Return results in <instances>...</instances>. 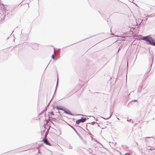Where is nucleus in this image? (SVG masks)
<instances>
[{
  "instance_id": "a878e982",
  "label": "nucleus",
  "mask_w": 155,
  "mask_h": 155,
  "mask_svg": "<svg viewBox=\"0 0 155 155\" xmlns=\"http://www.w3.org/2000/svg\"><path fill=\"white\" fill-rule=\"evenodd\" d=\"M125 154L127 155H130V154L129 153H126Z\"/></svg>"
},
{
  "instance_id": "37998d69",
  "label": "nucleus",
  "mask_w": 155,
  "mask_h": 155,
  "mask_svg": "<svg viewBox=\"0 0 155 155\" xmlns=\"http://www.w3.org/2000/svg\"><path fill=\"white\" fill-rule=\"evenodd\" d=\"M54 94L53 96H54Z\"/></svg>"
},
{
  "instance_id": "bb28decb",
  "label": "nucleus",
  "mask_w": 155,
  "mask_h": 155,
  "mask_svg": "<svg viewBox=\"0 0 155 155\" xmlns=\"http://www.w3.org/2000/svg\"><path fill=\"white\" fill-rule=\"evenodd\" d=\"M151 17V16H150V15H147L146 16V17Z\"/></svg>"
},
{
  "instance_id": "6ab92c4d",
  "label": "nucleus",
  "mask_w": 155,
  "mask_h": 155,
  "mask_svg": "<svg viewBox=\"0 0 155 155\" xmlns=\"http://www.w3.org/2000/svg\"><path fill=\"white\" fill-rule=\"evenodd\" d=\"M77 135L79 136V137H80L81 138V136H80V135L79 134L78 132V134H77Z\"/></svg>"
},
{
  "instance_id": "a18cd8bd",
  "label": "nucleus",
  "mask_w": 155,
  "mask_h": 155,
  "mask_svg": "<svg viewBox=\"0 0 155 155\" xmlns=\"http://www.w3.org/2000/svg\"><path fill=\"white\" fill-rule=\"evenodd\" d=\"M54 94L53 96H54Z\"/></svg>"
},
{
  "instance_id": "49530a36",
  "label": "nucleus",
  "mask_w": 155,
  "mask_h": 155,
  "mask_svg": "<svg viewBox=\"0 0 155 155\" xmlns=\"http://www.w3.org/2000/svg\"><path fill=\"white\" fill-rule=\"evenodd\" d=\"M90 134V135H91V134Z\"/></svg>"
},
{
  "instance_id": "6e6552de",
  "label": "nucleus",
  "mask_w": 155,
  "mask_h": 155,
  "mask_svg": "<svg viewBox=\"0 0 155 155\" xmlns=\"http://www.w3.org/2000/svg\"><path fill=\"white\" fill-rule=\"evenodd\" d=\"M56 108L58 110H64V109H63V107L61 106H57Z\"/></svg>"
},
{
  "instance_id": "393cba45",
  "label": "nucleus",
  "mask_w": 155,
  "mask_h": 155,
  "mask_svg": "<svg viewBox=\"0 0 155 155\" xmlns=\"http://www.w3.org/2000/svg\"><path fill=\"white\" fill-rule=\"evenodd\" d=\"M137 101V100H133L132 101Z\"/></svg>"
},
{
  "instance_id": "72a5a7b5",
  "label": "nucleus",
  "mask_w": 155,
  "mask_h": 155,
  "mask_svg": "<svg viewBox=\"0 0 155 155\" xmlns=\"http://www.w3.org/2000/svg\"><path fill=\"white\" fill-rule=\"evenodd\" d=\"M120 49V48H119V49H118V50L117 51V52L118 53L119 51V50Z\"/></svg>"
},
{
  "instance_id": "9d476101",
  "label": "nucleus",
  "mask_w": 155,
  "mask_h": 155,
  "mask_svg": "<svg viewBox=\"0 0 155 155\" xmlns=\"http://www.w3.org/2000/svg\"><path fill=\"white\" fill-rule=\"evenodd\" d=\"M4 5L3 6H1V8L0 10L2 11V12H3L4 11H5V8H4Z\"/></svg>"
},
{
  "instance_id": "9b49d317",
  "label": "nucleus",
  "mask_w": 155,
  "mask_h": 155,
  "mask_svg": "<svg viewBox=\"0 0 155 155\" xmlns=\"http://www.w3.org/2000/svg\"><path fill=\"white\" fill-rule=\"evenodd\" d=\"M68 125L70 127H71L74 130H75V128L73 126H72V125H70V124H68Z\"/></svg>"
},
{
  "instance_id": "a211bd4d",
  "label": "nucleus",
  "mask_w": 155,
  "mask_h": 155,
  "mask_svg": "<svg viewBox=\"0 0 155 155\" xmlns=\"http://www.w3.org/2000/svg\"><path fill=\"white\" fill-rule=\"evenodd\" d=\"M51 115H54V112H51L50 113Z\"/></svg>"
},
{
  "instance_id": "f03ea898",
  "label": "nucleus",
  "mask_w": 155,
  "mask_h": 155,
  "mask_svg": "<svg viewBox=\"0 0 155 155\" xmlns=\"http://www.w3.org/2000/svg\"><path fill=\"white\" fill-rule=\"evenodd\" d=\"M29 46L31 47L32 49L35 50H37L39 48L38 45L35 43H30L29 44Z\"/></svg>"
},
{
  "instance_id": "423d86ee",
  "label": "nucleus",
  "mask_w": 155,
  "mask_h": 155,
  "mask_svg": "<svg viewBox=\"0 0 155 155\" xmlns=\"http://www.w3.org/2000/svg\"><path fill=\"white\" fill-rule=\"evenodd\" d=\"M43 141L47 145H48L49 146H51V144L48 142V140L47 139V138L43 139Z\"/></svg>"
},
{
  "instance_id": "7ed1b4c3",
  "label": "nucleus",
  "mask_w": 155,
  "mask_h": 155,
  "mask_svg": "<svg viewBox=\"0 0 155 155\" xmlns=\"http://www.w3.org/2000/svg\"><path fill=\"white\" fill-rule=\"evenodd\" d=\"M152 64V63L150 65V68L149 67V68L148 69V70L145 73V74H144V78L143 80H145L149 76V74L148 73L150 72L151 69V66Z\"/></svg>"
},
{
  "instance_id": "f704fd0d",
  "label": "nucleus",
  "mask_w": 155,
  "mask_h": 155,
  "mask_svg": "<svg viewBox=\"0 0 155 155\" xmlns=\"http://www.w3.org/2000/svg\"><path fill=\"white\" fill-rule=\"evenodd\" d=\"M61 131H60V135H61Z\"/></svg>"
},
{
  "instance_id": "e433bc0d",
  "label": "nucleus",
  "mask_w": 155,
  "mask_h": 155,
  "mask_svg": "<svg viewBox=\"0 0 155 155\" xmlns=\"http://www.w3.org/2000/svg\"><path fill=\"white\" fill-rule=\"evenodd\" d=\"M52 119H54V120H56V119L55 118H52Z\"/></svg>"
},
{
  "instance_id": "ea45409f",
  "label": "nucleus",
  "mask_w": 155,
  "mask_h": 155,
  "mask_svg": "<svg viewBox=\"0 0 155 155\" xmlns=\"http://www.w3.org/2000/svg\"><path fill=\"white\" fill-rule=\"evenodd\" d=\"M127 68H128V63L127 64Z\"/></svg>"
},
{
  "instance_id": "c756f323",
  "label": "nucleus",
  "mask_w": 155,
  "mask_h": 155,
  "mask_svg": "<svg viewBox=\"0 0 155 155\" xmlns=\"http://www.w3.org/2000/svg\"><path fill=\"white\" fill-rule=\"evenodd\" d=\"M147 19H148V18H146V19L144 20V21H146L147 20Z\"/></svg>"
},
{
  "instance_id": "b1692460",
  "label": "nucleus",
  "mask_w": 155,
  "mask_h": 155,
  "mask_svg": "<svg viewBox=\"0 0 155 155\" xmlns=\"http://www.w3.org/2000/svg\"><path fill=\"white\" fill-rule=\"evenodd\" d=\"M47 110V107H46L45 109H44V111H46Z\"/></svg>"
},
{
  "instance_id": "39448f33",
  "label": "nucleus",
  "mask_w": 155,
  "mask_h": 155,
  "mask_svg": "<svg viewBox=\"0 0 155 155\" xmlns=\"http://www.w3.org/2000/svg\"><path fill=\"white\" fill-rule=\"evenodd\" d=\"M73 93H72V91L69 92L64 97L62 98V99L64 100L69 97L72 96L73 95Z\"/></svg>"
},
{
  "instance_id": "a19ab883",
  "label": "nucleus",
  "mask_w": 155,
  "mask_h": 155,
  "mask_svg": "<svg viewBox=\"0 0 155 155\" xmlns=\"http://www.w3.org/2000/svg\"><path fill=\"white\" fill-rule=\"evenodd\" d=\"M117 118V119H118V120L119 119L118 118Z\"/></svg>"
},
{
  "instance_id": "c85d7f7f",
  "label": "nucleus",
  "mask_w": 155,
  "mask_h": 155,
  "mask_svg": "<svg viewBox=\"0 0 155 155\" xmlns=\"http://www.w3.org/2000/svg\"><path fill=\"white\" fill-rule=\"evenodd\" d=\"M48 120H50V117H49V119H48ZM46 120L47 121V122H48V120Z\"/></svg>"
},
{
  "instance_id": "f257e3e1",
  "label": "nucleus",
  "mask_w": 155,
  "mask_h": 155,
  "mask_svg": "<svg viewBox=\"0 0 155 155\" xmlns=\"http://www.w3.org/2000/svg\"><path fill=\"white\" fill-rule=\"evenodd\" d=\"M142 40L146 41L148 45L155 46V39L149 35L143 37Z\"/></svg>"
},
{
  "instance_id": "0eeeda50",
  "label": "nucleus",
  "mask_w": 155,
  "mask_h": 155,
  "mask_svg": "<svg viewBox=\"0 0 155 155\" xmlns=\"http://www.w3.org/2000/svg\"><path fill=\"white\" fill-rule=\"evenodd\" d=\"M64 112L67 114H68L69 115H73V114L70 112V111L67 109L66 108H65L64 109V110H63Z\"/></svg>"
},
{
  "instance_id": "4468645a",
  "label": "nucleus",
  "mask_w": 155,
  "mask_h": 155,
  "mask_svg": "<svg viewBox=\"0 0 155 155\" xmlns=\"http://www.w3.org/2000/svg\"><path fill=\"white\" fill-rule=\"evenodd\" d=\"M95 123H96L95 122V121H93V122H91V123H89L88 124H91L92 125H94Z\"/></svg>"
},
{
  "instance_id": "412c9836",
  "label": "nucleus",
  "mask_w": 155,
  "mask_h": 155,
  "mask_svg": "<svg viewBox=\"0 0 155 155\" xmlns=\"http://www.w3.org/2000/svg\"><path fill=\"white\" fill-rule=\"evenodd\" d=\"M153 138V137H145V138Z\"/></svg>"
},
{
  "instance_id": "dca6fc26",
  "label": "nucleus",
  "mask_w": 155,
  "mask_h": 155,
  "mask_svg": "<svg viewBox=\"0 0 155 155\" xmlns=\"http://www.w3.org/2000/svg\"><path fill=\"white\" fill-rule=\"evenodd\" d=\"M51 58L54 60L55 59V57H54V54H53L52 55V56H51Z\"/></svg>"
},
{
  "instance_id": "2eb2a0df",
  "label": "nucleus",
  "mask_w": 155,
  "mask_h": 155,
  "mask_svg": "<svg viewBox=\"0 0 155 155\" xmlns=\"http://www.w3.org/2000/svg\"><path fill=\"white\" fill-rule=\"evenodd\" d=\"M111 115H112L111 114L110 115V116L109 117L106 118H104V117H103V118L104 119L107 120V119H108L109 118L111 117ZM102 117L103 118V117Z\"/></svg>"
},
{
  "instance_id": "5701e85b",
  "label": "nucleus",
  "mask_w": 155,
  "mask_h": 155,
  "mask_svg": "<svg viewBox=\"0 0 155 155\" xmlns=\"http://www.w3.org/2000/svg\"><path fill=\"white\" fill-rule=\"evenodd\" d=\"M72 146L71 145H70L69 146V148L70 149H71L72 148Z\"/></svg>"
},
{
  "instance_id": "aec40b11",
  "label": "nucleus",
  "mask_w": 155,
  "mask_h": 155,
  "mask_svg": "<svg viewBox=\"0 0 155 155\" xmlns=\"http://www.w3.org/2000/svg\"><path fill=\"white\" fill-rule=\"evenodd\" d=\"M94 140L95 141V142H96L97 143H99V142L96 139H94Z\"/></svg>"
},
{
  "instance_id": "f3484780",
  "label": "nucleus",
  "mask_w": 155,
  "mask_h": 155,
  "mask_svg": "<svg viewBox=\"0 0 155 155\" xmlns=\"http://www.w3.org/2000/svg\"><path fill=\"white\" fill-rule=\"evenodd\" d=\"M142 87H141L140 88H139L138 89V92H140L141 91V89H142Z\"/></svg>"
},
{
  "instance_id": "f8f14e48",
  "label": "nucleus",
  "mask_w": 155,
  "mask_h": 155,
  "mask_svg": "<svg viewBox=\"0 0 155 155\" xmlns=\"http://www.w3.org/2000/svg\"><path fill=\"white\" fill-rule=\"evenodd\" d=\"M58 79H57V84H56V88H55V92L56 91V88H57V87L58 86Z\"/></svg>"
},
{
  "instance_id": "2f4dec72",
  "label": "nucleus",
  "mask_w": 155,
  "mask_h": 155,
  "mask_svg": "<svg viewBox=\"0 0 155 155\" xmlns=\"http://www.w3.org/2000/svg\"><path fill=\"white\" fill-rule=\"evenodd\" d=\"M51 122V123H52L54 125V124L52 122V121H50Z\"/></svg>"
},
{
  "instance_id": "473e14b6",
  "label": "nucleus",
  "mask_w": 155,
  "mask_h": 155,
  "mask_svg": "<svg viewBox=\"0 0 155 155\" xmlns=\"http://www.w3.org/2000/svg\"><path fill=\"white\" fill-rule=\"evenodd\" d=\"M50 102L51 101H50V102L48 104V105L47 106V107L48 106H49V104H50Z\"/></svg>"
},
{
  "instance_id": "58836bf2",
  "label": "nucleus",
  "mask_w": 155,
  "mask_h": 155,
  "mask_svg": "<svg viewBox=\"0 0 155 155\" xmlns=\"http://www.w3.org/2000/svg\"><path fill=\"white\" fill-rule=\"evenodd\" d=\"M52 99H53V98H52V99H51V100L50 101H51V100H52Z\"/></svg>"
},
{
  "instance_id": "7c9ffc66",
  "label": "nucleus",
  "mask_w": 155,
  "mask_h": 155,
  "mask_svg": "<svg viewBox=\"0 0 155 155\" xmlns=\"http://www.w3.org/2000/svg\"><path fill=\"white\" fill-rule=\"evenodd\" d=\"M92 117L94 119H95V117H93V116H90L89 117Z\"/></svg>"
},
{
  "instance_id": "c03bdc74",
  "label": "nucleus",
  "mask_w": 155,
  "mask_h": 155,
  "mask_svg": "<svg viewBox=\"0 0 155 155\" xmlns=\"http://www.w3.org/2000/svg\"><path fill=\"white\" fill-rule=\"evenodd\" d=\"M54 94L53 96H54Z\"/></svg>"
},
{
  "instance_id": "ddd939ff",
  "label": "nucleus",
  "mask_w": 155,
  "mask_h": 155,
  "mask_svg": "<svg viewBox=\"0 0 155 155\" xmlns=\"http://www.w3.org/2000/svg\"><path fill=\"white\" fill-rule=\"evenodd\" d=\"M127 121H130V123H133V122H134L133 120H132L131 119H129V120L128 119V120H127Z\"/></svg>"
},
{
  "instance_id": "79ce46f5",
  "label": "nucleus",
  "mask_w": 155,
  "mask_h": 155,
  "mask_svg": "<svg viewBox=\"0 0 155 155\" xmlns=\"http://www.w3.org/2000/svg\"><path fill=\"white\" fill-rule=\"evenodd\" d=\"M45 131V130H44V131H43V132H44Z\"/></svg>"
},
{
  "instance_id": "4c0bfd02",
  "label": "nucleus",
  "mask_w": 155,
  "mask_h": 155,
  "mask_svg": "<svg viewBox=\"0 0 155 155\" xmlns=\"http://www.w3.org/2000/svg\"><path fill=\"white\" fill-rule=\"evenodd\" d=\"M148 150H151V149H148Z\"/></svg>"
},
{
  "instance_id": "1a4fd4ad",
  "label": "nucleus",
  "mask_w": 155,
  "mask_h": 155,
  "mask_svg": "<svg viewBox=\"0 0 155 155\" xmlns=\"http://www.w3.org/2000/svg\"><path fill=\"white\" fill-rule=\"evenodd\" d=\"M49 129H50V127L47 130V131L45 134V138H47V135H48V133Z\"/></svg>"
},
{
  "instance_id": "cd10ccee",
  "label": "nucleus",
  "mask_w": 155,
  "mask_h": 155,
  "mask_svg": "<svg viewBox=\"0 0 155 155\" xmlns=\"http://www.w3.org/2000/svg\"><path fill=\"white\" fill-rule=\"evenodd\" d=\"M76 134H78V132L75 129V130H74Z\"/></svg>"
},
{
  "instance_id": "4be33fe9",
  "label": "nucleus",
  "mask_w": 155,
  "mask_h": 155,
  "mask_svg": "<svg viewBox=\"0 0 155 155\" xmlns=\"http://www.w3.org/2000/svg\"><path fill=\"white\" fill-rule=\"evenodd\" d=\"M0 5L1 6H3L4 5L2 4L0 2Z\"/></svg>"
},
{
  "instance_id": "c9c22d12",
  "label": "nucleus",
  "mask_w": 155,
  "mask_h": 155,
  "mask_svg": "<svg viewBox=\"0 0 155 155\" xmlns=\"http://www.w3.org/2000/svg\"><path fill=\"white\" fill-rule=\"evenodd\" d=\"M111 34L112 35H114V34H113V33H111Z\"/></svg>"
},
{
  "instance_id": "20e7f679",
  "label": "nucleus",
  "mask_w": 155,
  "mask_h": 155,
  "mask_svg": "<svg viewBox=\"0 0 155 155\" xmlns=\"http://www.w3.org/2000/svg\"><path fill=\"white\" fill-rule=\"evenodd\" d=\"M88 119V118L82 117L81 119H78L76 121V124H78L81 122H85L87 119Z\"/></svg>"
}]
</instances>
